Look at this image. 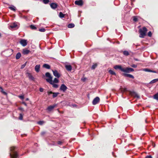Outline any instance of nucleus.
Listing matches in <instances>:
<instances>
[{"instance_id": "1", "label": "nucleus", "mask_w": 158, "mask_h": 158, "mask_svg": "<svg viewBox=\"0 0 158 158\" xmlns=\"http://www.w3.org/2000/svg\"><path fill=\"white\" fill-rule=\"evenodd\" d=\"M114 68L116 70L119 69L121 71L126 73H129L134 71L133 69L127 67L123 68L122 67L121 65H116L114 66Z\"/></svg>"}, {"instance_id": "2", "label": "nucleus", "mask_w": 158, "mask_h": 158, "mask_svg": "<svg viewBox=\"0 0 158 158\" xmlns=\"http://www.w3.org/2000/svg\"><path fill=\"white\" fill-rule=\"evenodd\" d=\"M45 75L46 77L48 78L46 79V81L50 84H53L52 83H57L59 82V80L56 78H55L53 81H52V77L49 73H46Z\"/></svg>"}, {"instance_id": "3", "label": "nucleus", "mask_w": 158, "mask_h": 158, "mask_svg": "<svg viewBox=\"0 0 158 158\" xmlns=\"http://www.w3.org/2000/svg\"><path fill=\"white\" fill-rule=\"evenodd\" d=\"M16 147H11L10 149V151L11 153H10V156L11 158H17L18 156V155L17 152L15 151Z\"/></svg>"}, {"instance_id": "4", "label": "nucleus", "mask_w": 158, "mask_h": 158, "mask_svg": "<svg viewBox=\"0 0 158 158\" xmlns=\"http://www.w3.org/2000/svg\"><path fill=\"white\" fill-rule=\"evenodd\" d=\"M148 30L147 28L144 27L142 29H140L139 30V32L140 33L139 37L140 38H144L146 35V34Z\"/></svg>"}, {"instance_id": "5", "label": "nucleus", "mask_w": 158, "mask_h": 158, "mask_svg": "<svg viewBox=\"0 0 158 158\" xmlns=\"http://www.w3.org/2000/svg\"><path fill=\"white\" fill-rule=\"evenodd\" d=\"M65 67L68 71H71L72 69V67L69 63H66L65 64Z\"/></svg>"}, {"instance_id": "6", "label": "nucleus", "mask_w": 158, "mask_h": 158, "mask_svg": "<svg viewBox=\"0 0 158 158\" xmlns=\"http://www.w3.org/2000/svg\"><path fill=\"white\" fill-rule=\"evenodd\" d=\"M19 43L23 47L26 46L27 44V40L25 39H21Z\"/></svg>"}, {"instance_id": "7", "label": "nucleus", "mask_w": 158, "mask_h": 158, "mask_svg": "<svg viewBox=\"0 0 158 158\" xmlns=\"http://www.w3.org/2000/svg\"><path fill=\"white\" fill-rule=\"evenodd\" d=\"M99 98L97 97L94 99L92 102L93 104L95 105L97 104L99 101Z\"/></svg>"}, {"instance_id": "8", "label": "nucleus", "mask_w": 158, "mask_h": 158, "mask_svg": "<svg viewBox=\"0 0 158 158\" xmlns=\"http://www.w3.org/2000/svg\"><path fill=\"white\" fill-rule=\"evenodd\" d=\"M53 75L57 78H59L60 77V75L58 72L56 70H52Z\"/></svg>"}, {"instance_id": "9", "label": "nucleus", "mask_w": 158, "mask_h": 158, "mask_svg": "<svg viewBox=\"0 0 158 158\" xmlns=\"http://www.w3.org/2000/svg\"><path fill=\"white\" fill-rule=\"evenodd\" d=\"M57 106L56 104H54L53 105L48 106L47 108V110L50 112L53 109Z\"/></svg>"}, {"instance_id": "10", "label": "nucleus", "mask_w": 158, "mask_h": 158, "mask_svg": "<svg viewBox=\"0 0 158 158\" xmlns=\"http://www.w3.org/2000/svg\"><path fill=\"white\" fill-rule=\"evenodd\" d=\"M76 5L79 6H82L83 5V3L82 0H79L76 1L74 2Z\"/></svg>"}, {"instance_id": "11", "label": "nucleus", "mask_w": 158, "mask_h": 158, "mask_svg": "<svg viewBox=\"0 0 158 158\" xmlns=\"http://www.w3.org/2000/svg\"><path fill=\"white\" fill-rule=\"evenodd\" d=\"M67 87L64 84H62L60 87V89L63 92H65L67 89Z\"/></svg>"}, {"instance_id": "12", "label": "nucleus", "mask_w": 158, "mask_h": 158, "mask_svg": "<svg viewBox=\"0 0 158 158\" xmlns=\"http://www.w3.org/2000/svg\"><path fill=\"white\" fill-rule=\"evenodd\" d=\"M50 6L53 9H55L57 7V5L55 3H52L50 4Z\"/></svg>"}, {"instance_id": "13", "label": "nucleus", "mask_w": 158, "mask_h": 158, "mask_svg": "<svg viewBox=\"0 0 158 158\" xmlns=\"http://www.w3.org/2000/svg\"><path fill=\"white\" fill-rule=\"evenodd\" d=\"M123 75L125 77H129L130 78H132V79H134V77L132 75L130 74H128L127 73H123Z\"/></svg>"}, {"instance_id": "14", "label": "nucleus", "mask_w": 158, "mask_h": 158, "mask_svg": "<svg viewBox=\"0 0 158 158\" xmlns=\"http://www.w3.org/2000/svg\"><path fill=\"white\" fill-rule=\"evenodd\" d=\"M30 52L29 50L26 49H24L23 50V53L24 55L28 54Z\"/></svg>"}, {"instance_id": "15", "label": "nucleus", "mask_w": 158, "mask_h": 158, "mask_svg": "<svg viewBox=\"0 0 158 158\" xmlns=\"http://www.w3.org/2000/svg\"><path fill=\"white\" fill-rule=\"evenodd\" d=\"M40 64L36 65L35 68V70L37 73H38L40 71Z\"/></svg>"}, {"instance_id": "16", "label": "nucleus", "mask_w": 158, "mask_h": 158, "mask_svg": "<svg viewBox=\"0 0 158 158\" xmlns=\"http://www.w3.org/2000/svg\"><path fill=\"white\" fill-rule=\"evenodd\" d=\"M17 27V23L15 22L11 24L10 26V27L11 28H14L16 27Z\"/></svg>"}, {"instance_id": "17", "label": "nucleus", "mask_w": 158, "mask_h": 158, "mask_svg": "<svg viewBox=\"0 0 158 158\" xmlns=\"http://www.w3.org/2000/svg\"><path fill=\"white\" fill-rule=\"evenodd\" d=\"M27 74L28 75V76L29 79L31 80H34V77L32 76L29 73H27Z\"/></svg>"}, {"instance_id": "18", "label": "nucleus", "mask_w": 158, "mask_h": 158, "mask_svg": "<svg viewBox=\"0 0 158 158\" xmlns=\"http://www.w3.org/2000/svg\"><path fill=\"white\" fill-rule=\"evenodd\" d=\"M43 67L47 69H49L50 68V65L48 64H43Z\"/></svg>"}, {"instance_id": "19", "label": "nucleus", "mask_w": 158, "mask_h": 158, "mask_svg": "<svg viewBox=\"0 0 158 158\" xmlns=\"http://www.w3.org/2000/svg\"><path fill=\"white\" fill-rule=\"evenodd\" d=\"M158 81V78L154 79L152 81H151L150 82L149 84H152L155 83H156Z\"/></svg>"}, {"instance_id": "20", "label": "nucleus", "mask_w": 158, "mask_h": 158, "mask_svg": "<svg viewBox=\"0 0 158 158\" xmlns=\"http://www.w3.org/2000/svg\"><path fill=\"white\" fill-rule=\"evenodd\" d=\"M21 55L20 53L18 52V53L16 56V58L17 59H19L21 56Z\"/></svg>"}, {"instance_id": "21", "label": "nucleus", "mask_w": 158, "mask_h": 158, "mask_svg": "<svg viewBox=\"0 0 158 158\" xmlns=\"http://www.w3.org/2000/svg\"><path fill=\"white\" fill-rule=\"evenodd\" d=\"M109 72L111 75H116V73L112 70H109Z\"/></svg>"}, {"instance_id": "22", "label": "nucleus", "mask_w": 158, "mask_h": 158, "mask_svg": "<svg viewBox=\"0 0 158 158\" xmlns=\"http://www.w3.org/2000/svg\"><path fill=\"white\" fill-rule=\"evenodd\" d=\"M74 24L73 23H70L68 25V27L69 28H72L74 27Z\"/></svg>"}, {"instance_id": "23", "label": "nucleus", "mask_w": 158, "mask_h": 158, "mask_svg": "<svg viewBox=\"0 0 158 158\" xmlns=\"http://www.w3.org/2000/svg\"><path fill=\"white\" fill-rule=\"evenodd\" d=\"M153 98L154 99L158 101V93H157L154 95Z\"/></svg>"}, {"instance_id": "24", "label": "nucleus", "mask_w": 158, "mask_h": 158, "mask_svg": "<svg viewBox=\"0 0 158 158\" xmlns=\"http://www.w3.org/2000/svg\"><path fill=\"white\" fill-rule=\"evenodd\" d=\"M59 93H53V98H55L56 97L58 94H59Z\"/></svg>"}, {"instance_id": "25", "label": "nucleus", "mask_w": 158, "mask_h": 158, "mask_svg": "<svg viewBox=\"0 0 158 158\" xmlns=\"http://www.w3.org/2000/svg\"><path fill=\"white\" fill-rule=\"evenodd\" d=\"M0 89L1 92L4 94L7 95V94L6 92L3 91V89L2 87H0Z\"/></svg>"}, {"instance_id": "26", "label": "nucleus", "mask_w": 158, "mask_h": 158, "mask_svg": "<svg viewBox=\"0 0 158 158\" xmlns=\"http://www.w3.org/2000/svg\"><path fill=\"white\" fill-rule=\"evenodd\" d=\"M9 8L11 10L13 11H15L16 10V8L14 6H10L9 7Z\"/></svg>"}, {"instance_id": "27", "label": "nucleus", "mask_w": 158, "mask_h": 158, "mask_svg": "<svg viewBox=\"0 0 158 158\" xmlns=\"http://www.w3.org/2000/svg\"><path fill=\"white\" fill-rule=\"evenodd\" d=\"M123 54L124 55L126 56H128L129 54V52L127 51H123Z\"/></svg>"}, {"instance_id": "28", "label": "nucleus", "mask_w": 158, "mask_h": 158, "mask_svg": "<svg viewBox=\"0 0 158 158\" xmlns=\"http://www.w3.org/2000/svg\"><path fill=\"white\" fill-rule=\"evenodd\" d=\"M143 70L146 72H151V70L147 68L143 69Z\"/></svg>"}, {"instance_id": "29", "label": "nucleus", "mask_w": 158, "mask_h": 158, "mask_svg": "<svg viewBox=\"0 0 158 158\" xmlns=\"http://www.w3.org/2000/svg\"><path fill=\"white\" fill-rule=\"evenodd\" d=\"M44 123V122L43 121H40L37 122V123L40 125H42Z\"/></svg>"}, {"instance_id": "30", "label": "nucleus", "mask_w": 158, "mask_h": 158, "mask_svg": "<svg viewBox=\"0 0 158 158\" xmlns=\"http://www.w3.org/2000/svg\"><path fill=\"white\" fill-rule=\"evenodd\" d=\"M64 15L62 13V12L59 13V17L61 18H63L64 17Z\"/></svg>"}, {"instance_id": "31", "label": "nucleus", "mask_w": 158, "mask_h": 158, "mask_svg": "<svg viewBox=\"0 0 158 158\" xmlns=\"http://www.w3.org/2000/svg\"><path fill=\"white\" fill-rule=\"evenodd\" d=\"M53 84H51L52 85V86L55 88H57L58 87V85L56 84H55L54 83H52Z\"/></svg>"}, {"instance_id": "32", "label": "nucleus", "mask_w": 158, "mask_h": 158, "mask_svg": "<svg viewBox=\"0 0 158 158\" xmlns=\"http://www.w3.org/2000/svg\"><path fill=\"white\" fill-rule=\"evenodd\" d=\"M30 27L31 29L33 30L36 29V27L34 25H31Z\"/></svg>"}, {"instance_id": "33", "label": "nucleus", "mask_w": 158, "mask_h": 158, "mask_svg": "<svg viewBox=\"0 0 158 158\" xmlns=\"http://www.w3.org/2000/svg\"><path fill=\"white\" fill-rule=\"evenodd\" d=\"M97 64H93L92 66V67H91L92 69H94L97 66Z\"/></svg>"}, {"instance_id": "34", "label": "nucleus", "mask_w": 158, "mask_h": 158, "mask_svg": "<svg viewBox=\"0 0 158 158\" xmlns=\"http://www.w3.org/2000/svg\"><path fill=\"white\" fill-rule=\"evenodd\" d=\"M43 2L44 3L47 4L49 2V0H43Z\"/></svg>"}, {"instance_id": "35", "label": "nucleus", "mask_w": 158, "mask_h": 158, "mask_svg": "<svg viewBox=\"0 0 158 158\" xmlns=\"http://www.w3.org/2000/svg\"><path fill=\"white\" fill-rule=\"evenodd\" d=\"M23 114H19V119L20 120H22L23 119Z\"/></svg>"}, {"instance_id": "36", "label": "nucleus", "mask_w": 158, "mask_h": 158, "mask_svg": "<svg viewBox=\"0 0 158 158\" xmlns=\"http://www.w3.org/2000/svg\"><path fill=\"white\" fill-rule=\"evenodd\" d=\"M46 30L44 28L40 29L39 31L40 32H44Z\"/></svg>"}, {"instance_id": "37", "label": "nucleus", "mask_w": 158, "mask_h": 158, "mask_svg": "<svg viewBox=\"0 0 158 158\" xmlns=\"http://www.w3.org/2000/svg\"><path fill=\"white\" fill-rule=\"evenodd\" d=\"M133 20L135 22H137L138 21V19L136 16L133 17Z\"/></svg>"}, {"instance_id": "38", "label": "nucleus", "mask_w": 158, "mask_h": 158, "mask_svg": "<svg viewBox=\"0 0 158 158\" xmlns=\"http://www.w3.org/2000/svg\"><path fill=\"white\" fill-rule=\"evenodd\" d=\"M26 62L25 63H24L23 65H22V66L21 67V69H23L26 66Z\"/></svg>"}, {"instance_id": "39", "label": "nucleus", "mask_w": 158, "mask_h": 158, "mask_svg": "<svg viewBox=\"0 0 158 158\" xmlns=\"http://www.w3.org/2000/svg\"><path fill=\"white\" fill-rule=\"evenodd\" d=\"M148 35L149 37H151L152 35V33H151V32L150 31H149L148 33Z\"/></svg>"}, {"instance_id": "40", "label": "nucleus", "mask_w": 158, "mask_h": 158, "mask_svg": "<svg viewBox=\"0 0 158 158\" xmlns=\"http://www.w3.org/2000/svg\"><path fill=\"white\" fill-rule=\"evenodd\" d=\"M131 67H132L133 68H136L137 66V65L136 64H132L131 65Z\"/></svg>"}, {"instance_id": "41", "label": "nucleus", "mask_w": 158, "mask_h": 158, "mask_svg": "<svg viewBox=\"0 0 158 158\" xmlns=\"http://www.w3.org/2000/svg\"><path fill=\"white\" fill-rule=\"evenodd\" d=\"M145 158H152V157L150 155L147 156H146Z\"/></svg>"}, {"instance_id": "42", "label": "nucleus", "mask_w": 158, "mask_h": 158, "mask_svg": "<svg viewBox=\"0 0 158 158\" xmlns=\"http://www.w3.org/2000/svg\"><path fill=\"white\" fill-rule=\"evenodd\" d=\"M40 92H43L44 91V89L42 88H40Z\"/></svg>"}, {"instance_id": "43", "label": "nucleus", "mask_w": 158, "mask_h": 158, "mask_svg": "<svg viewBox=\"0 0 158 158\" xmlns=\"http://www.w3.org/2000/svg\"><path fill=\"white\" fill-rule=\"evenodd\" d=\"M48 95H49L51 94H53V93L52 91H48Z\"/></svg>"}, {"instance_id": "44", "label": "nucleus", "mask_w": 158, "mask_h": 158, "mask_svg": "<svg viewBox=\"0 0 158 158\" xmlns=\"http://www.w3.org/2000/svg\"><path fill=\"white\" fill-rule=\"evenodd\" d=\"M19 97L21 99H23L24 98V96H20Z\"/></svg>"}, {"instance_id": "45", "label": "nucleus", "mask_w": 158, "mask_h": 158, "mask_svg": "<svg viewBox=\"0 0 158 158\" xmlns=\"http://www.w3.org/2000/svg\"><path fill=\"white\" fill-rule=\"evenodd\" d=\"M22 103L25 106H27V104L25 102H22Z\"/></svg>"}, {"instance_id": "46", "label": "nucleus", "mask_w": 158, "mask_h": 158, "mask_svg": "<svg viewBox=\"0 0 158 158\" xmlns=\"http://www.w3.org/2000/svg\"><path fill=\"white\" fill-rule=\"evenodd\" d=\"M19 110H21L22 111H24L23 109V108H22V107H20V108H19Z\"/></svg>"}, {"instance_id": "47", "label": "nucleus", "mask_w": 158, "mask_h": 158, "mask_svg": "<svg viewBox=\"0 0 158 158\" xmlns=\"http://www.w3.org/2000/svg\"><path fill=\"white\" fill-rule=\"evenodd\" d=\"M151 72L153 73H157L156 71H153V70H151Z\"/></svg>"}, {"instance_id": "48", "label": "nucleus", "mask_w": 158, "mask_h": 158, "mask_svg": "<svg viewBox=\"0 0 158 158\" xmlns=\"http://www.w3.org/2000/svg\"><path fill=\"white\" fill-rule=\"evenodd\" d=\"M62 143V142L60 141H58V144H60Z\"/></svg>"}, {"instance_id": "49", "label": "nucleus", "mask_w": 158, "mask_h": 158, "mask_svg": "<svg viewBox=\"0 0 158 158\" xmlns=\"http://www.w3.org/2000/svg\"><path fill=\"white\" fill-rule=\"evenodd\" d=\"M127 91V89L126 88H125L123 89V91Z\"/></svg>"}, {"instance_id": "50", "label": "nucleus", "mask_w": 158, "mask_h": 158, "mask_svg": "<svg viewBox=\"0 0 158 158\" xmlns=\"http://www.w3.org/2000/svg\"><path fill=\"white\" fill-rule=\"evenodd\" d=\"M135 97H137V98H139V96L137 94H136Z\"/></svg>"}, {"instance_id": "51", "label": "nucleus", "mask_w": 158, "mask_h": 158, "mask_svg": "<svg viewBox=\"0 0 158 158\" xmlns=\"http://www.w3.org/2000/svg\"><path fill=\"white\" fill-rule=\"evenodd\" d=\"M82 81H84L85 80V79H82Z\"/></svg>"}, {"instance_id": "52", "label": "nucleus", "mask_w": 158, "mask_h": 158, "mask_svg": "<svg viewBox=\"0 0 158 158\" xmlns=\"http://www.w3.org/2000/svg\"><path fill=\"white\" fill-rule=\"evenodd\" d=\"M29 100V99L28 98H27L26 99V101H28Z\"/></svg>"}, {"instance_id": "53", "label": "nucleus", "mask_w": 158, "mask_h": 158, "mask_svg": "<svg viewBox=\"0 0 158 158\" xmlns=\"http://www.w3.org/2000/svg\"><path fill=\"white\" fill-rule=\"evenodd\" d=\"M76 106V105H73V106Z\"/></svg>"}, {"instance_id": "54", "label": "nucleus", "mask_w": 158, "mask_h": 158, "mask_svg": "<svg viewBox=\"0 0 158 158\" xmlns=\"http://www.w3.org/2000/svg\"><path fill=\"white\" fill-rule=\"evenodd\" d=\"M44 132H42V134H44Z\"/></svg>"}, {"instance_id": "55", "label": "nucleus", "mask_w": 158, "mask_h": 158, "mask_svg": "<svg viewBox=\"0 0 158 158\" xmlns=\"http://www.w3.org/2000/svg\"><path fill=\"white\" fill-rule=\"evenodd\" d=\"M1 33H0V37H1Z\"/></svg>"}, {"instance_id": "56", "label": "nucleus", "mask_w": 158, "mask_h": 158, "mask_svg": "<svg viewBox=\"0 0 158 158\" xmlns=\"http://www.w3.org/2000/svg\"><path fill=\"white\" fill-rule=\"evenodd\" d=\"M135 60H137V59H135Z\"/></svg>"}]
</instances>
